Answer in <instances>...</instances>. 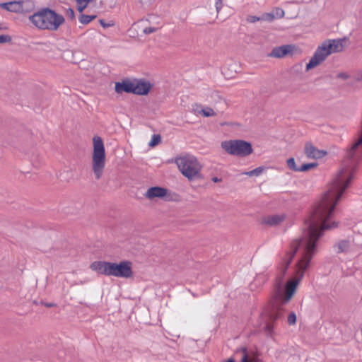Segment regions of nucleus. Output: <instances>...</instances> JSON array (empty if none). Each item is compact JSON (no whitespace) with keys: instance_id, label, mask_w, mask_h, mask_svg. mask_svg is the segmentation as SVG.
<instances>
[{"instance_id":"8","label":"nucleus","mask_w":362,"mask_h":362,"mask_svg":"<svg viewBox=\"0 0 362 362\" xmlns=\"http://www.w3.org/2000/svg\"><path fill=\"white\" fill-rule=\"evenodd\" d=\"M221 146L228 154L238 157H245L253 152L252 144L242 139L224 141Z\"/></svg>"},{"instance_id":"15","label":"nucleus","mask_w":362,"mask_h":362,"mask_svg":"<svg viewBox=\"0 0 362 362\" xmlns=\"http://www.w3.org/2000/svg\"><path fill=\"white\" fill-rule=\"evenodd\" d=\"M238 64L236 62H230L223 66L221 72L226 78H233L238 73Z\"/></svg>"},{"instance_id":"9","label":"nucleus","mask_w":362,"mask_h":362,"mask_svg":"<svg viewBox=\"0 0 362 362\" xmlns=\"http://www.w3.org/2000/svg\"><path fill=\"white\" fill-rule=\"evenodd\" d=\"M154 83L142 78H124L121 82H115V90H151Z\"/></svg>"},{"instance_id":"37","label":"nucleus","mask_w":362,"mask_h":362,"mask_svg":"<svg viewBox=\"0 0 362 362\" xmlns=\"http://www.w3.org/2000/svg\"><path fill=\"white\" fill-rule=\"evenodd\" d=\"M40 303L44 305L47 308L55 307L57 305L54 303H44L42 300L40 301Z\"/></svg>"},{"instance_id":"4","label":"nucleus","mask_w":362,"mask_h":362,"mask_svg":"<svg viewBox=\"0 0 362 362\" xmlns=\"http://www.w3.org/2000/svg\"><path fill=\"white\" fill-rule=\"evenodd\" d=\"M29 21L35 27L42 30L57 31L65 23L64 17L56 11L43 7L30 15Z\"/></svg>"},{"instance_id":"32","label":"nucleus","mask_w":362,"mask_h":362,"mask_svg":"<svg viewBox=\"0 0 362 362\" xmlns=\"http://www.w3.org/2000/svg\"><path fill=\"white\" fill-rule=\"evenodd\" d=\"M336 77H337V78H341V79H343V80H346V79H348V78H351V75H349V74L348 73H346V72H341V73H339V74L336 76Z\"/></svg>"},{"instance_id":"41","label":"nucleus","mask_w":362,"mask_h":362,"mask_svg":"<svg viewBox=\"0 0 362 362\" xmlns=\"http://www.w3.org/2000/svg\"><path fill=\"white\" fill-rule=\"evenodd\" d=\"M11 134L13 135V136H21V134L18 133V132H16L15 130L13 129H11L10 130V132H9Z\"/></svg>"},{"instance_id":"30","label":"nucleus","mask_w":362,"mask_h":362,"mask_svg":"<svg viewBox=\"0 0 362 362\" xmlns=\"http://www.w3.org/2000/svg\"><path fill=\"white\" fill-rule=\"evenodd\" d=\"M66 16L71 21L75 20V12L73 8L69 7L66 11Z\"/></svg>"},{"instance_id":"18","label":"nucleus","mask_w":362,"mask_h":362,"mask_svg":"<svg viewBox=\"0 0 362 362\" xmlns=\"http://www.w3.org/2000/svg\"><path fill=\"white\" fill-rule=\"evenodd\" d=\"M195 111L198 114H200L205 117H209L216 115L214 110L209 107L202 108L201 105H197V107L195 110Z\"/></svg>"},{"instance_id":"35","label":"nucleus","mask_w":362,"mask_h":362,"mask_svg":"<svg viewBox=\"0 0 362 362\" xmlns=\"http://www.w3.org/2000/svg\"><path fill=\"white\" fill-rule=\"evenodd\" d=\"M157 30L156 28L153 27H147L144 29V33L146 35L151 34L152 33H154Z\"/></svg>"},{"instance_id":"3","label":"nucleus","mask_w":362,"mask_h":362,"mask_svg":"<svg viewBox=\"0 0 362 362\" xmlns=\"http://www.w3.org/2000/svg\"><path fill=\"white\" fill-rule=\"evenodd\" d=\"M90 269L98 274L107 276L129 279L134 275L132 262L129 260H122L119 262L94 261L90 264Z\"/></svg>"},{"instance_id":"12","label":"nucleus","mask_w":362,"mask_h":362,"mask_svg":"<svg viewBox=\"0 0 362 362\" xmlns=\"http://www.w3.org/2000/svg\"><path fill=\"white\" fill-rule=\"evenodd\" d=\"M304 153L308 158L312 159L322 158L327 153L326 151L319 150L311 142L305 143Z\"/></svg>"},{"instance_id":"44","label":"nucleus","mask_w":362,"mask_h":362,"mask_svg":"<svg viewBox=\"0 0 362 362\" xmlns=\"http://www.w3.org/2000/svg\"><path fill=\"white\" fill-rule=\"evenodd\" d=\"M226 362H235V361L233 357H230Z\"/></svg>"},{"instance_id":"5","label":"nucleus","mask_w":362,"mask_h":362,"mask_svg":"<svg viewBox=\"0 0 362 362\" xmlns=\"http://www.w3.org/2000/svg\"><path fill=\"white\" fill-rule=\"evenodd\" d=\"M346 37L326 40L316 49L313 56L306 64V71L314 69L322 63L332 53L339 52L344 48L343 42Z\"/></svg>"},{"instance_id":"6","label":"nucleus","mask_w":362,"mask_h":362,"mask_svg":"<svg viewBox=\"0 0 362 362\" xmlns=\"http://www.w3.org/2000/svg\"><path fill=\"white\" fill-rule=\"evenodd\" d=\"M175 163L182 175L189 181L202 178V165L194 156L186 155L176 158Z\"/></svg>"},{"instance_id":"22","label":"nucleus","mask_w":362,"mask_h":362,"mask_svg":"<svg viewBox=\"0 0 362 362\" xmlns=\"http://www.w3.org/2000/svg\"><path fill=\"white\" fill-rule=\"evenodd\" d=\"M274 322L269 320L264 326L263 329L267 336H272L274 329Z\"/></svg>"},{"instance_id":"7","label":"nucleus","mask_w":362,"mask_h":362,"mask_svg":"<svg viewBox=\"0 0 362 362\" xmlns=\"http://www.w3.org/2000/svg\"><path fill=\"white\" fill-rule=\"evenodd\" d=\"M92 165L95 179L99 180L103 173L105 165V148L103 141L100 136H95L93 138Z\"/></svg>"},{"instance_id":"39","label":"nucleus","mask_w":362,"mask_h":362,"mask_svg":"<svg viewBox=\"0 0 362 362\" xmlns=\"http://www.w3.org/2000/svg\"><path fill=\"white\" fill-rule=\"evenodd\" d=\"M88 4H81L78 6V11L80 12V13H82L83 11L87 7Z\"/></svg>"},{"instance_id":"13","label":"nucleus","mask_w":362,"mask_h":362,"mask_svg":"<svg viewBox=\"0 0 362 362\" xmlns=\"http://www.w3.org/2000/svg\"><path fill=\"white\" fill-rule=\"evenodd\" d=\"M25 3L23 1H13L0 4V8L7 11L18 13L21 11H28L27 8H23Z\"/></svg>"},{"instance_id":"27","label":"nucleus","mask_w":362,"mask_h":362,"mask_svg":"<svg viewBox=\"0 0 362 362\" xmlns=\"http://www.w3.org/2000/svg\"><path fill=\"white\" fill-rule=\"evenodd\" d=\"M99 23L103 28H108L110 27L115 25V21L111 20L109 22H106L104 19H100L98 21Z\"/></svg>"},{"instance_id":"43","label":"nucleus","mask_w":362,"mask_h":362,"mask_svg":"<svg viewBox=\"0 0 362 362\" xmlns=\"http://www.w3.org/2000/svg\"><path fill=\"white\" fill-rule=\"evenodd\" d=\"M88 18L90 20V21L91 22L92 21L95 20L97 17L96 15H88Z\"/></svg>"},{"instance_id":"11","label":"nucleus","mask_w":362,"mask_h":362,"mask_svg":"<svg viewBox=\"0 0 362 362\" xmlns=\"http://www.w3.org/2000/svg\"><path fill=\"white\" fill-rule=\"evenodd\" d=\"M296 49L297 47L295 45H284L274 47L272 52L268 54V57L281 59L287 56H292Z\"/></svg>"},{"instance_id":"46","label":"nucleus","mask_w":362,"mask_h":362,"mask_svg":"<svg viewBox=\"0 0 362 362\" xmlns=\"http://www.w3.org/2000/svg\"><path fill=\"white\" fill-rule=\"evenodd\" d=\"M33 303H34L35 304H36V305H37V304H38V302H37V300H35Z\"/></svg>"},{"instance_id":"2","label":"nucleus","mask_w":362,"mask_h":362,"mask_svg":"<svg viewBox=\"0 0 362 362\" xmlns=\"http://www.w3.org/2000/svg\"><path fill=\"white\" fill-rule=\"evenodd\" d=\"M362 160V143L355 146V141L346 150L342 167L333 179L321 201L308 217L322 226L334 215L336 206L354 178L358 165Z\"/></svg>"},{"instance_id":"45","label":"nucleus","mask_w":362,"mask_h":362,"mask_svg":"<svg viewBox=\"0 0 362 362\" xmlns=\"http://www.w3.org/2000/svg\"><path fill=\"white\" fill-rule=\"evenodd\" d=\"M18 131H23L24 129V128H23V127L22 125H18Z\"/></svg>"},{"instance_id":"24","label":"nucleus","mask_w":362,"mask_h":362,"mask_svg":"<svg viewBox=\"0 0 362 362\" xmlns=\"http://www.w3.org/2000/svg\"><path fill=\"white\" fill-rule=\"evenodd\" d=\"M351 78L355 82H362V69L354 71L351 75Z\"/></svg>"},{"instance_id":"36","label":"nucleus","mask_w":362,"mask_h":362,"mask_svg":"<svg viewBox=\"0 0 362 362\" xmlns=\"http://www.w3.org/2000/svg\"><path fill=\"white\" fill-rule=\"evenodd\" d=\"M222 8V0H216V8L218 13Z\"/></svg>"},{"instance_id":"33","label":"nucleus","mask_w":362,"mask_h":362,"mask_svg":"<svg viewBox=\"0 0 362 362\" xmlns=\"http://www.w3.org/2000/svg\"><path fill=\"white\" fill-rule=\"evenodd\" d=\"M275 16H276L279 18H281L284 16V11L281 8H276L275 9V13H274Z\"/></svg>"},{"instance_id":"16","label":"nucleus","mask_w":362,"mask_h":362,"mask_svg":"<svg viewBox=\"0 0 362 362\" xmlns=\"http://www.w3.org/2000/svg\"><path fill=\"white\" fill-rule=\"evenodd\" d=\"M351 245L350 240H340L333 245V248L337 254L347 253L350 250Z\"/></svg>"},{"instance_id":"34","label":"nucleus","mask_w":362,"mask_h":362,"mask_svg":"<svg viewBox=\"0 0 362 362\" xmlns=\"http://www.w3.org/2000/svg\"><path fill=\"white\" fill-rule=\"evenodd\" d=\"M259 21H261V16H250L247 18V21L252 23Z\"/></svg>"},{"instance_id":"40","label":"nucleus","mask_w":362,"mask_h":362,"mask_svg":"<svg viewBox=\"0 0 362 362\" xmlns=\"http://www.w3.org/2000/svg\"><path fill=\"white\" fill-rule=\"evenodd\" d=\"M132 93H134V94H136V95H148V94L150 93V92H131Z\"/></svg>"},{"instance_id":"31","label":"nucleus","mask_w":362,"mask_h":362,"mask_svg":"<svg viewBox=\"0 0 362 362\" xmlns=\"http://www.w3.org/2000/svg\"><path fill=\"white\" fill-rule=\"evenodd\" d=\"M12 38L8 35H0V44L11 42Z\"/></svg>"},{"instance_id":"20","label":"nucleus","mask_w":362,"mask_h":362,"mask_svg":"<svg viewBox=\"0 0 362 362\" xmlns=\"http://www.w3.org/2000/svg\"><path fill=\"white\" fill-rule=\"evenodd\" d=\"M264 170H265L264 167L259 166L252 170H250L248 172H245L243 174L247 175L248 176H259L263 173V171Z\"/></svg>"},{"instance_id":"28","label":"nucleus","mask_w":362,"mask_h":362,"mask_svg":"<svg viewBox=\"0 0 362 362\" xmlns=\"http://www.w3.org/2000/svg\"><path fill=\"white\" fill-rule=\"evenodd\" d=\"M23 2L25 3L24 6H23V8H27L28 11H21L20 13H29L30 12L33 7H34V5L33 4V2L31 1H29V0H26V1H22Z\"/></svg>"},{"instance_id":"47","label":"nucleus","mask_w":362,"mask_h":362,"mask_svg":"<svg viewBox=\"0 0 362 362\" xmlns=\"http://www.w3.org/2000/svg\"><path fill=\"white\" fill-rule=\"evenodd\" d=\"M0 30H1V28L0 27Z\"/></svg>"},{"instance_id":"14","label":"nucleus","mask_w":362,"mask_h":362,"mask_svg":"<svg viewBox=\"0 0 362 362\" xmlns=\"http://www.w3.org/2000/svg\"><path fill=\"white\" fill-rule=\"evenodd\" d=\"M284 214H274L263 217L262 223L269 226H276L285 220Z\"/></svg>"},{"instance_id":"25","label":"nucleus","mask_w":362,"mask_h":362,"mask_svg":"<svg viewBox=\"0 0 362 362\" xmlns=\"http://www.w3.org/2000/svg\"><path fill=\"white\" fill-rule=\"evenodd\" d=\"M274 18L275 15L273 13H264L261 16V21L272 22Z\"/></svg>"},{"instance_id":"38","label":"nucleus","mask_w":362,"mask_h":362,"mask_svg":"<svg viewBox=\"0 0 362 362\" xmlns=\"http://www.w3.org/2000/svg\"><path fill=\"white\" fill-rule=\"evenodd\" d=\"M78 4H88L90 2L93 1L94 0H75Z\"/></svg>"},{"instance_id":"42","label":"nucleus","mask_w":362,"mask_h":362,"mask_svg":"<svg viewBox=\"0 0 362 362\" xmlns=\"http://www.w3.org/2000/svg\"><path fill=\"white\" fill-rule=\"evenodd\" d=\"M211 180L214 182H221V180H222L221 178H218V177H212Z\"/></svg>"},{"instance_id":"29","label":"nucleus","mask_w":362,"mask_h":362,"mask_svg":"<svg viewBox=\"0 0 362 362\" xmlns=\"http://www.w3.org/2000/svg\"><path fill=\"white\" fill-rule=\"evenodd\" d=\"M88 15H86V14H83L82 13L79 17H78V21L81 23H82L83 25H87L89 23H90L89 18H88Z\"/></svg>"},{"instance_id":"26","label":"nucleus","mask_w":362,"mask_h":362,"mask_svg":"<svg viewBox=\"0 0 362 362\" xmlns=\"http://www.w3.org/2000/svg\"><path fill=\"white\" fill-rule=\"evenodd\" d=\"M297 317L294 312H291L288 316V324L289 325H294L296 323Z\"/></svg>"},{"instance_id":"19","label":"nucleus","mask_w":362,"mask_h":362,"mask_svg":"<svg viewBox=\"0 0 362 362\" xmlns=\"http://www.w3.org/2000/svg\"><path fill=\"white\" fill-rule=\"evenodd\" d=\"M317 163H303L298 170V172H307L317 166Z\"/></svg>"},{"instance_id":"21","label":"nucleus","mask_w":362,"mask_h":362,"mask_svg":"<svg viewBox=\"0 0 362 362\" xmlns=\"http://www.w3.org/2000/svg\"><path fill=\"white\" fill-rule=\"evenodd\" d=\"M161 142V136L160 134H153L148 143L150 147H155Z\"/></svg>"},{"instance_id":"10","label":"nucleus","mask_w":362,"mask_h":362,"mask_svg":"<svg viewBox=\"0 0 362 362\" xmlns=\"http://www.w3.org/2000/svg\"><path fill=\"white\" fill-rule=\"evenodd\" d=\"M145 196L149 199L159 198L165 201L173 200L171 192L167 188L160 186L151 187L145 193Z\"/></svg>"},{"instance_id":"1","label":"nucleus","mask_w":362,"mask_h":362,"mask_svg":"<svg viewBox=\"0 0 362 362\" xmlns=\"http://www.w3.org/2000/svg\"><path fill=\"white\" fill-rule=\"evenodd\" d=\"M304 225L302 237L291 243L290 250L282 258L279 274L273 284L272 308L268 313L269 320L272 322L283 317L282 306L294 296L317 252L318 241L324 231L337 228L338 223L332 221L331 224L322 226L307 218Z\"/></svg>"},{"instance_id":"17","label":"nucleus","mask_w":362,"mask_h":362,"mask_svg":"<svg viewBox=\"0 0 362 362\" xmlns=\"http://www.w3.org/2000/svg\"><path fill=\"white\" fill-rule=\"evenodd\" d=\"M240 351L242 354L240 362H262L261 359L256 355L249 356L247 348H241Z\"/></svg>"},{"instance_id":"23","label":"nucleus","mask_w":362,"mask_h":362,"mask_svg":"<svg viewBox=\"0 0 362 362\" xmlns=\"http://www.w3.org/2000/svg\"><path fill=\"white\" fill-rule=\"evenodd\" d=\"M286 163H287V166L288 167L289 169H291L295 172H298L299 167L296 165L295 159L293 158H289L287 160Z\"/></svg>"}]
</instances>
